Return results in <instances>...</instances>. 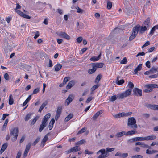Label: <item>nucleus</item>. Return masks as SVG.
<instances>
[{
    "instance_id": "obj_1",
    "label": "nucleus",
    "mask_w": 158,
    "mask_h": 158,
    "mask_svg": "<svg viewBox=\"0 0 158 158\" xmlns=\"http://www.w3.org/2000/svg\"><path fill=\"white\" fill-rule=\"evenodd\" d=\"M115 149V148H107L105 149H102L99 150L97 152L96 154L99 155L100 153H101V154L98 156V158H105L108 157L109 156V154L108 152L113 151Z\"/></svg>"
},
{
    "instance_id": "obj_2",
    "label": "nucleus",
    "mask_w": 158,
    "mask_h": 158,
    "mask_svg": "<svg viewBox=\"0 0 158 158\" xmlns=\"http://www.w3.org/2000/svg\"><path fill=\"white\" fill-rule=\"evenodd\" d=\"M141 28V27L139 25H137L133 28V32L131 35L129 37V40L131 41L137 35L138 31H139V34H141L143 33H140V31Z\"/></svg>"
},
{
    "instance_id": "obj_3",
    "label": "nucleus",
    "mask_w": 158,
    "mask_h": 158,
    "mask_svg": "<svg viewBox=\"0 0 158 158\" xmlns=\"http://www.w3.org/2000/svg\"><path fill=\"white\" fill-rule=\"evenodd\" d=\"M150 20V18L148 17L143 23V26H141V28L140 31V33H143L145 31L147 30L148 28H149Z\"/></svg>"
},
{
    "instance_id": "obj_4",
    "label": "nucleus",
    "mask_w": 158,
    "mask_h": 158,
    "mask_svg": "<svg viewBox=\"0 0 158 158\" xmlns=\"http://www.w3.org/2000/svg\"><path fill=\"white\" fill-rule=\"evenodd\" d=\"M131 94V89H128L124 92L118 94L117 96L119 99H122L129 96Z\"/></svg>"
},
{
    "instance_id": "obj_5",
    "label": "nucleus",
    "mask_w": 158,
    "mask_h": 158,
    "mask_svg": "<svg viewBox=\"0 0 158 158\" xmlns=\"http://www.w3.org/2000/svg\"><path fill=\"white\" fill-rule=\"evenodd\" d=\"M136 123L135 119L133 117H131L128 119L127 125L132 128H136L138 126Z\"/></svg>"
},
{
    "instance_id": "obj_6",
    "label": "nucleus",
    "mask_w": 158,
    "mask_h": 158,
    "mask_svg": "<svg viewBox=\"0 0 158 158\" xmlns=\"http://www.w3.org/2000/svg\"><path fill=\"white\" fill-rule=\"evenodd\" d=\"M10 135L14 136L11 138L12 141H15L17 140V136L18 135V130L17 128H14L11 130Z\"/></svg>"
},
{
    "instance_id": "obj_7",
    "label": "nucleus",
    "mask_w": 158,
    "mask_h": 158,
    "mask_svg": "<svg viewBox=\"0 0 158 158\" xmlns=\"http://www.w3.org/2000/svg\"><path fill=\"white\" fill-rule=\"evenodd\" d=\"M16 5L17 6L16 8L15 11L20 16L23 18L27 19H30L31 18V17L29 15L24 14L20 10H17V9H20L21 8V6L18 3H17Z\"/></svg>"
},
{
    "instance_id": "obj_8",
    "label": "nucleus",
    "mask_w": 158,
    "mask_h": 158,
    "mask_svg": "<svg viewBox=\"0 0 158 158\" xmlns=\"http://www.w3.org/2000/svg\"><path fill=\"white\" fill-rule=\"evenodd\" d=\"M145 87L147 89H145L144 91L145 92H151L153 88H158V85L157 84H148L145 85Z\"/></svg>"
},
{
    "instance_id": "obj_9",
    "label": "nucleus",
    "mask_w": 158,
    "mask_h": 158,
    "mask_svg": "<svg viewBox=\"0 0 158 158\" xmlns=\"http://www.w3.org/2000/svg\"><path fill=\"white\" fill-rule=\"evenodd\" d=\"M142 90L137 88H135L133 90V94L137 96L141 97L142 95Z\"/></svg>"
},
{
    "instance_id": "obj_10",
    "label": "nucleus",
    "mask_w": 158,
    "mask_h": 158,
    "mask_svg": "<svg viewBox=\"0 0 158 158\" xmlns=\"http://www.w3.org/2000/svg\"><path fill=\"white\" fill-rule=\"evenodd\" d=\"M62 111V106H60L58 107L56 110V114L55 116V119L56 120H58L61 114Z\"/></svg>"
},
{
    "instance_id": "obj_11",
    "label": "nucleus",
    "mask_w": 158,
    "mask_h": 158,
    "mask_svg": "<svg viewBox=\"0 0 158 158\" xmlns=\"http://www.w3.org/2000/svg\"><path fill=\"white\" fill-rule=\"evenodd\" d=\"M58 35L60 37L65 38L68 40H69L70 38V36L64 32H59Z\"/></svg>"
},
{
    "instance_id": "obj_12",
    "label": "nucleus",
    "mask_w": 158,
    "mask_h": 158,
    "mask_svg": "<svg viewBox=\"0 0 158 158\" xmlns=\"http://www.w3.org/2000/svg\"><path fill=\"white\" fill-rule=\"evenodd\" d=\"M158 105H152L149 104H146L145 106L148 109L153 110H157Z\"/></svg>"
},
{
    "instance_id": "obj_13",
    "label": "nucleus",
    "mask_w": 158,
    "mask_h": 158,
    "mask_svg": "<svg viewBox=\"0 0 158 158\" xmlns=\"http://www.w3.org/2000/svg\"><path fill=\"white\" fill-rule=\"evenodd\" d=\"M74 97L73 94H70L68 96L65 102V103H67V106L72 101L74 98Z\"/></svg>"
},
{
    "instance_id": "obj_14",
    "label": "nucleus",
    "mask_w": 158,
    "mask_h": 158,
    "mask_svg": "<svg viewBox=\"0 0 158 158\" xmlns=\"http://www.w3.org/2000/svg\"><path fill=\"white\" fill-rule=\"evenodd\" d=\"M91 64L95 69H97V68H102L104 65V64L102 63H94Z\"/></svg>"
},
{
    "instance_id": "obj_15",
    "label": "nucleus",
    "mask_w": 158,
    "mask_h": 158,
    "mask_svg": "<svg viewBox=\"0 0 158 158\" xmlns=\"http://www.w3.org/2000/svg\"><path fill=\"white\" fill-rule=\"evenodd\" d=\"M48 124L47 123H45L42 121L41 124L40 125L39 131L40 132H41L46 127Z\"/></svg>"
},
{
    "instance_id": "obj_16",
    "label": "nucleus",
    "mask_w": 158,
    "mask_h": 158,
    "mask_svg": "<svg viewBox=\"0 0 158 158\" xmlns=\"http://www.w3.org/2000/svg\"><path fill=\"white\" fill-rule=\"evenodd\" d=\"M101 52H100V54L98 56H93L90 59V60L93 61H96L98 60L101 58Z\"/></svg>"
},
{
    "instance_id": "obj_17",
    "label": "nucleus",
    "mask_w": 158,
    "mask_h": 158,
    "mask_svg": "<svg viewBox=\"0 0 158 158\" xmlns=\"http://www.w3.org/2000/svg\"><path fill=\"white\" fill-rule=\"evenodd\" d=\"M156 136L155 135H149L145 137V140H152L156 139Z\"/></svg>"
},
{
    "instance_id": "obj_18",
    "label": "nucleus",
    "mask_w": 158,
    "mask_h": 158,
    "mask_svg": "<svg viewBox=\"0 0 158 158\" xmlns=\"http://www.w3.org/2000/svg\"><path fill=\"white\" fill-rule=\"evenodd\" d=\"M75 84V82L74 81L72 80L70 81L68 83L67 85L66 86V88L67 89H69L73 86Z\"/></svg>"
},
{
    "instance_id": "obj_19",
    "label": "nucleus",
    "mask_w": 158,
    "mask_h": 158,
    "mask_svg": "<svg viewBox=\"0 0 158 158\" xmlns=\"http://www.w3.org/2000/svg\"><path fill=\"white\" fill-rule=\"evenodd\" d=\"M51 114L49 113H48L42 119V121L45 123H47V122Z\"/></svg>"
},
{
    "instance_id": "obj_20",
    "label": "nucleus",
    "mask_w": 158,
    "mask_h": 158,
    "mask_svg": "<svg viewBox=\"0 0 158 158\" xmlns=\"http://www.w3.org/2000/svg\"><path fill=\"white\" fill-rule=\"evenodd\" d=\"M142 68V64H139L135 69L134 71V74H136L138 73V71H140Z\"/></svg>"
},
{
    "instance_id": "obj_21",
    "label": "nucleus",
    "mask_w": 158,
    "mask_h": 158,
    "mask_svg": "<svg viewBox=\"0 0 158 158\" xmlns=\"http://www.w3.org/2000/svg\"><path fill=\"white\" fill-rule=\"evenodd\" d=\"M124 135H126V132L125 131H122L121 132L117 133L116 135V136L119 138L121 137Z\"/></svg>"
},
{
    "instance_id": "obj_22",
    "label": "nucleus",
    "mask_w": 158,
    "mask_h": 158,
    "mask_svg": "<svg viewBox=\"0 0 158 158\" xmlns=\"http://www.w3.org/2000/svg\"><path fill=\"white\" fill-rule=\"evenodd\" d=\"M48 102L47 101H46L44 103H43L42 104L39 110V111L40 112H41L44 107L48 104Z\"/></svg>"
},
{
    "instance_id": "obj_23",
    "label": "nucleus",
    "mask_w": 158,
    "mask_h": 158,
    "mask_svg": "<svg viewBox=\"0 0 158 158\" xmlns=\"http://www.w3.org/2000/svg\"><path fill=\"white\" fill-rule=\"evenodd\" d=\"M48 102L47 101H46L44 103H43L42 104L39 110V111L40 112H41L44 107L48 104Z\"/></svg>"
},
{
    "instance_id": "obj_24",
    "label": "nucleus",
    "mask_w": 158,
    "mask_h": 158,
    "mask_svg": "<svg viewBox=\"0 0 158 158\" xmlns=\"http://www.w3.org/2000/svg\"><path fill=\"white\" fill-rule=\"evenodd\" d=\"M48 102L47 101H46L44 103H43L42 104L39 110V111L40 112H41L44 107L48 104Z\"/></svg>"
},
{
    "instance_id": "obj_25",
    "label": "nucleus",
    "mask_w": 158,
    "mask_h": 158,
    "mask_svg": "<svg viewBox=\"0 0 158 158\" xmlns=\"http://www.w3.org/2000/svg\"><path fill=\"white\" fill-rule=\"evenodd\" d=\"M54 122V119L53 118L50 121L48 126V127L50 130H51L52 129Z\"/></svg>"
},
{
    "instance_id": "obj_26",
    "label": "nucleus",
    "mask_w": 158,
    "mask_h": 158,
    "mask_svg": "<svg viewBox=\"0 0 158 158\" xmlns=\"http://www.w3.org/2000/svg\"><path fill=\"white\" fill-rule=\"evenodd\" d=\"M62 66L61 64H58L55 65L54 66L55 70L56 71H59L61 68Z\"/></svg>"
},
{
    "instance_id": "obj_27",
    "label": "nucleus",
    "mask_w": 158,
    "mask_h": 158,
    "mask_svg": "<svg viewBox=\"0 0 158 158\" xmlns=\"http://www.w3.org/2000/svg\"><path fill=\"white\" fill-rule=\"evenodd\" d=\"M102 111H100L96 113L93 116L92 118L93 120H95L98 116L102 113Z\"/></svg>"
},
{
    "instance_id": "obj_28",
    "label": "nucleus",
    "mask_w": 158,
    "mask_h": 158,
    "mask_svg": "<svg viewBox=\"0 0 158 158\" xmlns=\"http://www.w3.org/2000/svg\"><path fill=\"white\" fill-rule=\"evenodd\" d=\"M71 149L72 152H76L80 150V147L77 145H76V146L74 147L71 148Z\"/></svg>"
},
{
    "instance_id": "obj_29",
    "label": "nucleus",
    "mask_w": 158,
    "mask_h": 158,
    "mask_svg": "<svg viewBox=\"0 0 158 158\" xmlns=\"http://www.w3.org/2000/svg\"><path fill=\"white\" fill-rule=\"evenodd\" d=\"M102 77V76L101 74H98L95 80V82L96 83H98L101 79Z\"/></svg>"
},
{
    "instance_id": "obj_30",
    "label": "nucleus",
    "mask_w": 158,
    "mask_h": 158,
    "mask_svg": "<svg viewBox=\"0 0 158 158\" xmlns=\"http://www.w3.org/2000/svg\"><path fill=\"white\" fill-rule=\"evenodd\" d=\"M73 117V114H69L65 118L64 121L67 122L71 119Z\"/></svg>"
},
{
    "instance_id": "obj_31",
    "label": "nucleus",
    "mask_w": 158,
    "mask_h": 158,
    "mask_svg": "<svg viewBox=\"0 0 158 158\" xmlns=\"http://www.w3.org/2000/svg\"><path fill=\"white\" fill-rule=\"evenodd\" d=\"M97 69H95V68L94 66H92V68L91 69H90L88 70V73L89 74H92L94 73L96 70Z\"/></svg>"
},
{
    "instance_id": "obj_32",
    "label": "nucleus",
    "mask_w": 158,
    "mask_h": 158,
    "mask_svg": "<svg viewBox=\"0 0 158 158\" xmlns=\"http://www.w3.org/2000/svg\"><path fill=\"white\" fill-rule=\"evenodd\" d=\"M86 141L84 139H82L80 141L76 143L75 144L76 145H81L82 144L85 143Z\"/></svg>"
},
{
    "instance_id": "obj_33",
    "label": "nucleus",
    "mask_w": 158,
    "mask_h": 158,
    "mask_svg": "<svg viewBox=\"0 0 158 158\" xmlns=\"http://www.w3.org/2000/svg\"><path fill=\"white\" fill-rule=\"evenodd\" d=\"M48 139V138L47 135H45L41 143V145L43 144V147L44 146L45 143L47 141Z\"/></svg>"
},
{
    "instance_id": "obj_34",
    "label": "nucleus",
    "mask_w": 158,
    "mask_h": 158,
    "mask_svg": "<svg viewBox=\"0 0 158 158\" xmlns=\"http://www.w3.org/2000/svg\"><path fill=\"white\" fill-rule=\"evenodd\" d=\"M157 151L156 150H152V151L149 150V149H147L146 151V153L148 154H154L157 152Z\"/></svg>"
},
{
    "instance_id": "obj_35",
    "label": "nucleus",
    "mask_w": 158,
    "mask_h": 158,
    "mask_svg": "<svg viewBox=\"0 0 158 158\" xmlns=\"http://www.w3.org/2000/svg\"><path fill=\"white\" fill-rule=\"evenodd\" d=\"M14 103V100L12 98V95H10L9 97V105H12Z\"/></svg>"
},
{
    "instance_id": "obj_36",
    "label": "nucleus",
    "mask_w": 158,
    "mask_h": 158,
    "mask_svg": "<svg viewBox=\"0 0 158 158\" xmlns=\"http://www.w3.org/2000/svg\"><path fill=\"white\" fill-rule=\"evenodd\" d=\"M31 95H30L27 98L26 100L24 101L23 104V106H25L26 104L29 102V101L30 100L31 98Z\"/></svg>"
},
{
    "instance_id": "obj_37",
    "label": "nucleus",
    "mask_w": 158,
    "mask_h": 158,
    "mask_svg": "<svg viewBox=\"0 0 158 158\" xmlns=\"http://www.w3.org/2000/svg\"><path fill=\"white\" fill-rule=\"evenodd\" d=\"M137 132L133 130L130 131L126 132V135H132L136 133Z\"/></svg>"
},
{
    "instance_id": "obj_38",
    "label": "nucleus",
    "mask_w": 158,
    "mask_h": 158,
    "mask_svg": "<svg viewBox=\"0 0 158 158\" xmlns=\"http://www.w3.org/2000/svg\"><path fill=\"white\" fill-rule=\"evenodd\" d=\"M8 119H6V120H5L4 124L3 125V126L2 128V130L3 131L5 130L6 129V126L7 125V124L8 123Z\"/></svg>"
},
{
    "instance_id": "obj_39",
    "label": "nucleus",
    "mask_w": 158,
    "mask_h": 158,
    "mask_svg": "<svg viewBox=\"0 0 158 158\" xmlns=\"http://www.w3.org/2000/svg\"><path fill=\"white\" fill-rule=\"evenodd\" d=\"M135 141H145V137H135Z\"/></svg>"
},
{
    "instance_id": "obj_40",
    "label": "nucleus",
    "mask_w": 158,
    "mask_h": 158,
    "mask_svg": "<svg viewBox=\"0 0 158 158\" xmlns=\"http://www.w3.org/2000/svg\"><path fill=\"white\" fill-rule=\"evenodd\" d=\"M100 86L99 85L97 84L94 85L91 89V90L92 92H93L96 89H97Z\"/></svg>"
},
{
    "instance_id": "obj_41",
    "label": "nucleus",
    "mask_w": 158,
    "mask_h": 158,
    "mask_svg": "<svg viewBox=\"0 0 158 158\" xmlns=\"http://www.w3.org/2000/svg\"><path fill=\"white\" fill-rule=\"evenodd\" d=\"M128 85L129 87V89H131V92L132 89L133 88L134 86L133 83L131 82H128Z\"/></svg>"
},
{
    "instance_id": "obj_42",
    "label": "nucleus",
    "mask_w": 158,
    "mask_h": 158,
    "mask_svg": "<svg viewBox=\"0 0 158 158\" xmlns=\"http://www.w3.org/2000/svg\"><path fill=\"white\" fill-rule=\"evenodd\" d=\"M39 118V117L38 116H36L35 118H34L32 121H31V125H34L36 122L37 121V120Z\"/></svg>"
},
{
    "instance_id": "obj_43",
    "label": "nucleus",
    "mask_w": 158,
    "mask_h": 158,
    "mask_svg": "<svg viewBox=\"0 0 158 158\" xmlns=\"http://www.w3.org/2000/svg\"><path fill=\"white\" fill-rule=\"evenodd\" d=\"M150 71L151 73H154L157 72V69L154 67H153L151 69Z\"/></svg>"
},
{
    "instance_id": "obj_44",
    "label": "nucleus",
    "mask_w": 158,
    "mask_h": 158,
    "mask_svg": "<svg viewBox=\"0 0 158 158\" xmlns=\"http://www.w3.org/2000/svg\"><path fill=\"white\" fill-rule=\"evenodd\" d=\"M86 129V128L85 127H84L82 128L80 130L78 131L77 134V135L80 134H81V133H84V132H85V131Z\"/></svg>"
},
{
    "instance_id": "obj_45",
    "label": "nucleus",
    "mask_w": 158,
    "mask_h": 158,
    "mask_svg": "<svg viewBox=\"0 0 158 158\" xmlns=\"http://www.w3.org/2000/svg\"><path fill=\"white\" fill-rule=\"evenodd\" d=\"M124 80L123 79H122L120 80H118L116 81V83L118 85H121L124 83Z\"/></svg>"
},
{
    "instance_id": "obj_46",
    "label": "nucleus",
    "mask_w": 158,
    "mask_h": 158,
    "mask_svg": "<svg viewBox=\"0 0 158 158\" xmlns=\"http://www.w3.org/2000/svg\"><path fill=\"white\" fill-rule=\"evenodd\" d=\"M117 97L116 95L111 96L109 101L110 102H113L116 100L117 99Z\"/></svg>"
},
{
    "instance_id": "obj_47",
    "label": "nucleus",
    "mask_w": 158,
    "mask_h": 158,
    "mask_svg": "<svg viewBox=\"0 0 158 158\" xmlns=\"http://www.w3.org/2000/svg\"><path fill=\"white\" fill-rule=\"evenodd\" d=\"M151 4V1L149 0L146 1L145 4L144 5V7L145 8H147L149 6H150Z\"/></svg>"
},
{
    "instance_id": "obj_48",
    "label": "nucleus",
    "mask_w": 158,
    "mask_h": 158,
    "mask_svg": "<svg viewBox=\"0 0 158 158\" xmlns=\"http://www.w3.org/2000/svg\"><path fill=\"white\" fill-rule=\"evenodd\" d=\"M123 114H122V113H119L114 115V117L116 118H119L121 117H123Z\"/></svg>"
},
{
    "instance_id": "obj_49",
    "label": "nucleus",
    "mask_w": 158,
    "mask_h": 158,
    "mask_svg": "<svg viewBox=\"0 0 158 158\" xmlns=\"http://www.w3.org/2000/svg\"><path fill=\"white\" fill-rule=\"evenodd\" d=\"M70 79V77H65L63 80V84H65Z\"/></svg>"
},
{
    "instance_id": "obj_50",
    "label": "nucleus",
    "mask_w": 158,
    "mask_h": 158,
    "mask_svg": "<svg viewBox=\"0 0 158 158\" xmlns=\"http://www.w3.org/2000/svg\"><path fill=\"white\" fill-rule=\"evenodd\" d=\"M136 142L135 137L128 140L127 141V143L130 144Z\"/></svg>"
},
{
    "instance_id": "obj_51",
    "label": "nucleus",
    "mask_w": 158,
    "mask_h": 158,
    "mask_svg": "<svg viewBox=\"0 0 158 158\" xmlns=\"http://www.w3.org/2000/svg\"><path fill=\"white\" fill-rule=\"evenodd\" d=\"M112 7V3L111 2H108L107 4V8L109 9H110Z\"/></svg>"
},
{
    "instance_id": "obj_52",
    "label": "nucleus",
    "mask_w": 158,
    "mask_h": 158,
    "mask_svg": "<svg viewBox=\"0 0 158 158\" xmlns=\"http://www.w3.org/2000/svg\"><path fill=\"white\" fill-rule=\"evenodd\" d=\"M143 156L141 155H133L131 156V158H143Z\"/></svg>"
},
{
    "instance_id": "obj_53",
    "label": "nucleus",
    "mask_w": 158,
    "mask_h": 158,
    "mask_svg": "<svg viewBox=\"0 0 158 158\" xmlns=\"http://www.w3.org/2000/svg\"><path fill=\"white\" fill-rule=\"evenodd\" d=\"M76 9L77 10V12L78 13H80L81 14L84 12V10H83L80 8L78 7L76 8Z\"/></svg>"
},
{
    "instance_id": "obj_54",
    "label": "nucleus",
    "mask_w": 158,
    "mask_h": 158,
    "mask_svg": "<svg viewBox=\"0 0 158 158\" xmlns=\"http://www.w3.org/2000/svg\"><path fill=\"white\" fill-rule=\"evenodd\" d=\"M76 40L78 43H80L83 40V38L81 36H80Z\"/></svg>"
},
{
    "instance_id": "obj_55",
    "label": "nucleus",
    "mask_w": 158,
    "mask_h": 158,
    "mask_svg": "<svg viewBox=\"0 0 158 158\" xmlns=\"http://www.w3.org/2000/svg\"><path fill=\"white\" fill-rule=\"evenodd\" d=\"M127 62V60L126 57H124L120 62L121 64H125Z\"/></svg>"
},
{
    "instance_id": "obj_56",
    "label": "nucleus",
    "mask_w": 158,
    "mask_h": 158,
    "mask_svg": "<svg viewBox=\"0 0 158 158\" xmlns=\"http://www.w3.org/2000/svg\"><path fill=\"white\" fill-rule=\"evenodd\" d=\"M31 143H29L27 145H26L25 150L29 151L31 147Z\"/></svg>"
},
{
    "instance_id": "obj_57",
    "label": "nucleus",
    "mask_w": 158,
    "mask_h": 158,
    "mask_svg": "<svg viewBox=\"0 0 158 158\" xmlns=\"http://www.w3.org/2000/svg\"><path fill=\"white\" fill-rule=\"evenodd\" d=\"M31 114H27L25 117V121H28L30 118Z\"/></svg>"
},
{
    "instance_id": "obj_58",
    "label": "nucleus",
    "mask_w": 158,
    "mask_h": 158,
    "mask_svg": "<svg viewBox=\"0 0 158 158\" xmlns=\"http://www.w3.org/2000/svg\"><path fill=\"white\" fill-rule=\"evenodd\" d=\"M141 147L143 148H150V146L145 144L143 142Z\"/></svg>"
},
{
    "instance_id": "obj_59",
    "label": "nucleus",
    "mask_w": 158,
    "mask_h": 158,
    "mask_svg": "<svg viewBox=\"0 0 158 158\" xmlns=\"http://www.w3.org/2000/svg\"><path fill=\"white\" fill-rule=\"evenodd\" d=\"M40 138H37L35 141L33 143L32 145L33 146L35 145L36 144H37L38 142L39 141Z\"/></svg>"
},
{
    "instance_id": "obj_60",
    "label": "nucleus",
    "mask_w": 158,
    "mask_h": 158,
    "mask_svg": "<svg viewBox=\"0 0 158 158\" xmlns=\"http://www.w3.org/2000/svg\"><path fill=\"white\" fill-rule=\"evenodd\" d=\"M39 91V89L37 88L35 89L33 91L32 94H35L38 93Z\"/></svg>"
},
{
    "instance_id": "obj_61",
    "label": "nucleus",
    "mask_w": 158,
    "mask_h": 158,
    "mask_svg": "<svg viewBox=\"0 0 158 158\" xmlns=\"http://www.w3.org/2000/svg\"><path fill=\"white\" fill-rule=\"evenodd\" d=\"M94 98L93 97H89L86 100V103H89L90 101H91Z\"/></svg>"
},
{
    "instance_id": "obj_62",
    "label": "nucleus",
    "mask_w": 158,
    "mask_h": 158,
    "mask_svg": "<svg viewBox=\"0 0 158 158\" xmlns=\"http://www.w3.org/2000/svg\"><path fill=\"white\" fill-rule=\"evenodd\" d=\"M140 149L139 147H136L133 149L134 151L135 152H139Z\"/></svg>"
},
{
    "instance_id": "obj_63",
    "label": "nucleus",
    "mask_w": 158,
    "mask_h": 158,
    "mask_svg": "<svg viewBox=\"0 0 158 158\" xmlns=\"http://www.w3.org/2000/svg\"><path fill=\"white\" fill-rule=\"evenodd\" d=\"M128 156V154L127 153H124L122 154L121 157L122 158H125Z\"/></svg>"
},
{
    "instance_id": "obj_64",
    "label": "nucleus",
    "mask_w": 158,
    "mask_h": 158,
    "mask_svg": "<svg viewBox=\"0 0 158 158\" xmlns=\"http://www.w3.org/2000/svg\"><path fill=\"white\" fill-rule=\"evenodd\" d=\"M150 44V42L149 41H147L145 43V44L143 45V46H142V48H143L146 46L149 45Z\"/></svg>"
}]
</instances>
